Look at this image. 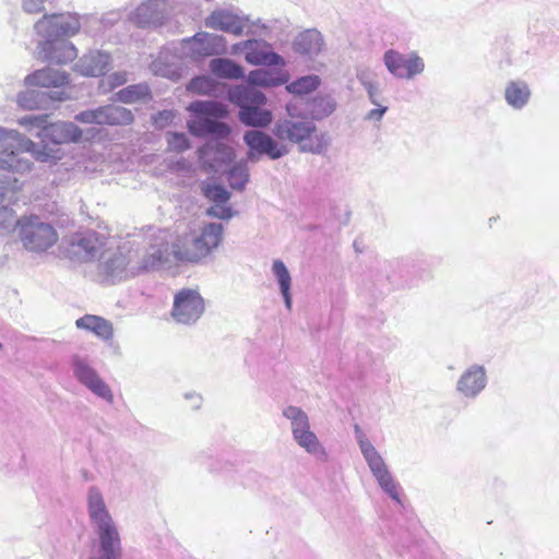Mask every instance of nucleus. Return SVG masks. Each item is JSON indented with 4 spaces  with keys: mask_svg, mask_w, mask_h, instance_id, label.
Instances as JSON below:
<instances>
[{
    "mask_svg": "<svg viewBox=\"0 0 559 559\" xmlns=\"http://www.w3.org/2000/svg\"><path fill=\"white\" fill-rule=\"evenodd\" d=\"M46 122L47 115L28 116L20 120L21 124L40 128L37 136L45 143L41 148H37L36 143L17 131H5L0 128L1 153L11 157L19 152H29L36 160L41 163L55 164L60 160L64 153L59 145L79 142L82 130L72 122L59 121L50 124Z\"/></svg>",
    "mask_w": 559,
    "mask_h": 559,
    "instance_id": "nucleus-1",
    "label": "nucleus"
},
{
    "mask_svg": "<svg viewBox=\"0 0 559 559\" xmlns=\"http://www.w3.org/2000/svg\"><path fill=\"white\" fill-rule=\"evenodd\" d=\"M223 231L222 224H205L199 235L178 237L171 246V253L179 262L200 263L222 243Z\"/></svg>",
    "mask_w": 559,
    "mask_h": 559,
    "instance_id": "nucleus-2",
    "label": "nucleus"
},
{
    "mask_svg": "<svg viewBox=\"0 0 559 559\" xmlns=\"http://www.w3.org/2000/svg\"><path fill=\"white\" fill-rule=\"evenodd\" d=\"M187 109L195 115L187 124L191 134L215 135L217 139H226L230 134L228 124L214 120L228 115L226 105L214 100H195L189 104Z\"/></svg>",
    "mask_w": 559,
    "mask_h": 559,
    "instance_id": "nucleus-3",
    "label": "nucleus"
},
{
    "mask_svg": "<svg viewBox=\"0 0 559 559\" xmlns=\"http://www.w3.org/2000/svg\"><path fill=\"white\" fill-rule=\"evenodd\" d=\"M229 100L239 107V120L248 127L265 128L273 120L271 110L262 108L265 95L252 86H235L228 93Z\"/></svg>",
    "mask_w": 559,
    "mask_h": 559,
    "instance_id": "nucleus-4",
    "label": "nucleus"
},
{
    "mask_svg": "<svg viewBox=\"0 0 559 559\" xmlns=\"http://www.w3.org/2000/svg\"><path fill=\"white\" fill-rule=\"evenodd\" d=\"M274 134L281 141H289L299 145L300 150L321 153L326 145L324 136L318 132L309 120H283L276 123Z\"/></svg>",
    "mask_w": 559,
    "mask_h": 559,
    "instance_id": "nucleus-5",
    "label": "nucleus"
},
{
    "mask_svg": "<svg viewBox=\"0 0 559 559\" xmlns=\"http://www.w3.org/2000/svg\"><path fill=\"white\" fill-rule=\"evenodd\" d=\"M19 235L23 247L31 252H45L59 239L52 225L37 216H24L17 221Z\"/></svg>",
    "mask_w": 559,
    "mask_h": 559,
    "instance_id": "nucleus-6",
    "label": "nucleus"
},
{
    "mask_svg": "<svg viewBox=\"0 0 559 559\" xmlns=\"http://www.w3.org/2000/svg\"><path fill=\"white\" fill-rule=\"evenodd\" d=\"M36 33L49 40H59L79 33L80 16L76 13L62 12L44 14L34 25Z\"/></svg>",
    "mask_w": 559,
    "mask_h": 559,
    "instance_id": "nucleus-7",
    "label": "nucleus"
},
{
    "mask_svg": "<svg viewBox=\"0 0 559 559\" xmlns=\"http://www.w3.org/2000/svg\"><path fill=\"white\" fill-rule=\"evenodd\" d=\"M204 312V300L198 290L182 288L174 297L171 317L178 323L191 324Z\"/></svg>",
    "mask_w": 559,
    "mask_h": 559,
    "instance_id": "nucleus-8",
    "label": "nucleus"
},
{
    "mask_svg": "<svg viewBox=\"0 0 559 559\" xmlns=\"http://www.w3.org/2000/svg\"><path fill=\"white\" fill-rule=\"evenodd\" d=\"M384 63L392 74L402 79H411L424 70V61L418 56H404L392 49L384 53Z\"/></svg>",
    "mask_w": 559,
    "mask_h": 559,
    "instance_id": "nucleus-9",
    "label": "nucleus"
},
{
    "mask_svg": "<svg viewBox=\"0 0 559 559\" xmlns=\"http://www.w3.org/2000/svg\"><path fill=\"white\" fill-rule=\"evenodd\" d=\"M111 55L103 50H90L84 53L74 67V70L82 76H104L111 69Z\"/></svg>",
    "mask_w": 559,
    "mask_h": 559,
    "instance_id": "nucleus-10",
    "label": "nucleus"
},
{
    "mask_svg": "<svg viewBox=\"0 0 559 559\" xmlns=\"http://www.w3.org/2000/svg\"><path fill=\"white\" fill-rule=\"evenodd\" d=\"M242 45L245 50V59L249 64L281 67L285 64L284 59L278 53L274 52L271 45L265 41L249 39L242 41Z\"/></svg>",
    "mask_w": 559,
    "mask_h": 559,
    "instance_id": "nucleus-11",
    "label": "nucleus"
},
{
    "mask_svg": "<svg viewBox=\"0 0 559 559\" xmlns=\"http://www.w3.org/2000/svg\"><path fill=\"white\" fill-rule=\"evenodd\" d=\"M135 258H138L136 250L119 249L104 264V273L119 280L138 276V273H132V269L136 265Z\"/></svg>",
    "mask_w": 559,
    "mask_h": 559,
    "instance_id": "nucleus-12",
    "label": "nucleus"
},
{
    "mask_svg": "<svg viewBox=\"0 0 559 559\" xmlns=\"http://www.w3.org/2000/svg\"><path fill=\"white\" fill-rule=\"evenodd\" d=\"M78 51L73 44L67 40L45 39L38 46V57L43 61L66 64L76 58Z\"/></svg>",
    "mask_w": 559,
    "mask_h": 559,
    "instance_id": "nucleus-13",
    "label": "nucleus"
},
{
    "mask_svg": "<svg viewBox=\"0 0 559 559\" xmlns=\"http://www.w3.org/2000/svg\"><path fill=\"white\" fill-rule=\"evenodd\" d=\"M243 140L250 148V156L257 153L276 159L287 153L285 146L278 145L270 135L262 131H248L245 133Z\"/></svg>",
    "mask_w": 559,
    "mask_h": 559,
    "instance_id": "nucleus-14",
    "label": "nucleus"
},
{
    "mask_svg": "<svg viewBox=\"0 0 559 559\" xmlns=\"http://www.w3.org/2000/svg\"><path fill=\"white\" fill-rule=\"evenodd\" d=\"M188 44L190 53L194 58L221 55L226 50V40L223 36L205 32L195 34Z\"/></svg>",
    "mask_w": 559,
    "mask_h": 559,
    "instance_id": "nucleus-15",
    "label": "nucleus"
},
{
    "mask_svg": "<svg viewBox=\"0 0 559 559\" xmlns=\"http://www.w3.org/2000/svg\"><path fill=\"white\" fill-rule=\"evenodd\" d=\"M199 157L203 168L210 170L230 162L234 158V151L227 144L210 141L199 148Z\"/></svg>",
    "mask_w": 559,
    "mask_h": 559,
    "instance_id": "nucleus-16",
    "label": "nucleus"
},
{
    "mask_svg": "<svg viewBox=\"0 0 559 559\" xmlns=\"http://www.w3.org/2000/svg\"><path fill=\"white\" fill-rule=\"evenodd\" d=\"M100 559H119L121 557V540L115 523L97 526Z\"/></svg>",
    "mask_w": 559,
    "mask_h": 559,
    "instance_id": "nucleus-17",
    "label": "nucleus"
},
{
    "mask_svg": "<svg viewBox=\"0 0 559 559\" xmlns=\"http://www.w3.org/2000/svg\"><path fill=\"white\" fill-rule=\"evenodd\" d=\"M70 82L69 74L66 71L55 70L52 68H44L36 70L25 78L27 86L32 87H63Z\"/></svg>",
    "mask_w": 559,
    "mask_h": 559,
    "instance_id": "nucleus-18",
    "label": "nucleus"
},
{
    "mask_svg": "<svg viewBox=\"0 0 559 559\" xmlns=\"http://www.w3.org/2000/svg\"><path fill=\"white\" fill-rule=\"evenodd\" d=\"M166 0H147L135 9L132 20L138 26L160 24L166 15Z\"/></svg>",
    "mask_w": 559,
    "mask_h": 559,
    "instance_id": "nucleus-19",
    "label": "nucleus"
},
{
    "mask_svg": "<svg viewBox=\"0 0 559 559\" xmlns=\"http://www.w3.org/2000/svg\"><path fill=\"white\" fill-rule=\"evenodd\" d=\"M205 25L213 29L223 31L235 36H240L245 23L240 16L226 10H216L205 20Z\"/></svg>",
    "mask_w": 559,
    "mask_h": 559,
    "instance_id": "nucleus-20",
    "label": "nucleus"
},
{
    "mask_svg": "<svg viewBox=\"0 0 559 559\" xmlns=\"http://www.w3.org/2000/svg\"><path fill=\"white\" fill-rule=\"evenodd\" d=\"M76 378L92 392L106 401H112L109 386L98 377L96 371L83 362H76L74 368Z\"/></svg>",
    "mask_w": 559,
    "mask_h": 559,
    "instance_id": "nucleus-21",
    "label": "nucleus"
},
{
    "mask_svg": "<svg viewBox=\"0 0 559 559\" xmlns=\"http://www.w3.org/2000/svg\"><path fill=\"white\" fill-rule=\"evenodd\" d=\"M78 329L86 330L94 333L104 341H109L114 335V328L110 321L103 317L94 314H85L75 321Z\"/></svg>",
    "mask_w": 559,
    "mask_h": 559,
    "instance_id": "nucleus-22",
    "label": "nucleus"
},
{
    "mask_svg": "<svg viewBox=\"0 0 559 559\" xmlns=\"http://www.w3.org/2000/svg\"><path fill=\"white\" fill-rule=\"evenodd\" d=\"M289 80V75L287 72L283 70H269V69H258L253 70L248 75L249 86H278L287 83Z\"/></svg>",
    "mask_w": 559,
    "mask_h": 559,
    "instance_id": "nucleus-23",
    "label": "nucleus"
},
{
    "mask_svg": "<svg viewBox=\"0 0 559 559\" xmlns=\"http://www.w3.org/2000/svg\"><path fill=\"white\" fill-rule=\"evenodd\" d=\"M323 48V38L318 31L307 29L298 35L294 43L296 52L313 57L321 52Z\"/></svg>",
    "mask_w": 559,
    "mask_h": 559,
    "instance_id": "nucleus-24",
    "label": "nucleus"
},
{
    "mask_svg": "<svg viewBox=\"0 0 559 559\" xmlns=\"http://www.w3.org/2000/svg\"><path fill=\"white\" fill-rule=\"evenodd\" d=\"M486 383L485 371L481 367H473L462 374L457 383V390L466 396L479 393Z\"/></svg>",
    "mask_w": 559,
    "mask_h": 559,
    "instance_id": "nucleus-25",
    "label": "nucleus"
},
{
    "mask_svg": "<svg viewBox=\"0 0 559 559\" xmlns=\"http://www.w3.org/2000/svg\"><path fill=\"white\" fill-rule=\"evenodd\" d=\"M88 514L92 522L97 526L104 523H112V519L106 508L102 493L96 488H91L87 498Z\"/></svg>",
    "mask_w": 559,
    "mask_h": 559,
    "instance_id": "nucleus-26",
    "label": "nucleus"
},
{
    "mask_svg": "<svg viewBox=\"0 0 559 559\" xmlns=\"http://www.w3.org/2000/svg\"><path fill=\"white\" fill-rule=\"evenodd\" d=\"M99 114L102 116L100 124L128 126L131 124L134 120L131 110L115 105L102 106Z\"/></svg>",
    "mask_w": 559,
    "mask_h": 559,
    "instance_id": "nucleus-27",
    "label": "nucleus"
},
{
    "mask_svg": "<svg viewBox=\"0 0 559 559\" xmlns=\"http://www.w3.org/2000/svg\"><path fill=\"white\" fill-rule=\"evenodd\" d=\"M70 253L83 260L94 257L97 250V238L94 234L76 235L70 242Z\"/></svg>",
    "mask_w": 559,
    "mask_h": 559,
    "instance_id": "nucleus-28",
    "label": "nucleus"
},
{
    "mask_svg": "<svg viewBox=\"0 0 559 559\" xmlns=\"http://www.w3.org/2000/svg\"><path fill=\"white\" fill-rule=\"evenodd\" d=\"M211 71L224 79H241L243 78V69L241 66L230 59L216 58L210 62Z\"/></svg>",
    "mask_w": 559,
    "mask_h": 559,
    "instance_id": "nucleus-29",
    "label": "nucleus"
},
{
    "mask_svg": "<svg viewBox=\"0 0 559 559\" xmlns=\"http://www.w3.org/2000/svg\"><path fill=\"white\" fill-rule=\"evenodd\" d=\"M531 92L526 83L512 81L506 87V100L514 108H522L530 98Z\"/></svg>",
    "mask_w": 559,
    "mask_h": 559,
    "instance_id": "nucleus-30",
    "label": "nucleus"
},
{
    "mask_svg": "<svg viewBox=\"0 0 559 559\" xmlns=\"http://www.w3.org/2000/svg\"><path fill=\"white\" fill-rule=\"evenodd\" d=\"M164 253L159 248H153L150 252L142 255L138 252V258H135L136 265L132 269V273L140 275L155 270L164 262Z\"/></svg>",
    "mask_w": 559,
    "mask_h": 559,
    "instance_id": "nucleus-31",
    "label": "nucleus"
},
{
    "mask_svg": "<svg viewBox=\"0 0 559 559\" xmlns=\"http://www.w3.org/2000/svg\"><path fill=\"white\" fill-rule=\"evenodd\" d=\"M150 96V88L146 84H132L116 94L117 99L126 104L136 103Z\"/></svg>",
    "mask_w": 559,
    "mask_h": 559,
    "instance_id": "nucleus-32",
    "label": "nucleus"
},
{
    "mask_svg": "<svg viewBox=\"0 0 559 559\" xmlns=\"http://www.w3.org/2000/svg\"><path fill=\"white\" fill-rule=\"evenodd\" d=\"M373 475L377 477L380 486L395 500H399L397 487L388 472L383 462L371 467Z\"/></svg>",
    "mask_w": 559,
    "mask_h": 559,
    "instance_id": "nucleus-33",
    "label": "nucleus"
},
{
    "mask_svg": "<svg viewBox=\"0 0 559 559\" xmlns=\"http://www.w3.org/2000/svg\"><path fill=\"white\" fill-rule=\"evenodd\" d=\"M273 272L278 280L281 292L285 299V304H286L287 308L289 309L292 307V298H290V294H289L290 282H292L290 275H289L285 264L281 260L274 261Z\"/></svg>",
    "mask_w": 559,
    "mask_h": 559,
    "instance_id": "nucleus-34",
    "label": "nucleus"
},
{
    "mask_svg": "<svg viewBox=\"0 0 559 559\" xmlns=\"http://www.w3.org/2000/svg\"><path fill=\"white\" fill-rule=\"evenodd\" d=\"M335 103L330 97H316L308 104V112L312 119H322L331 115Z\"/></svg>",
    "mask_w": 559,
    "mask_h": 559,
    "instance_id": "nucleus-35",
    "label": "nucleus"
},
{
    "mask_svg": "<svg viewBox=\"0 0 559 559\" xmlns=\"http://www.w3.org/2000/svg\"><path fill=\"white\" fill-rule=\"evenodd\" d=\"M321 81L318 75H307L297 79L286 86V90L296 95H305L317 90Z\"/></svg>",
    "mask_w": 559,
    "mask_h": 559,
    "instance_id": "nucleus-36",
    "label": "nucleus"
},
{
    "mask_svg": "<svg viewBox=\"0 0 559 559\" xmlns=\"http://www.w3.org/2000/svg\"><path fill=\"white\" fill-rule=\"evenodd\" d=\"M284 416L292 420L294 436L310 429L308 417L300 408L288 406L284 411Z\"/></svg>",
    "mask_w": 559,
    "mask_h": 559,
    "instance_id": "nucleus-37",
    "label": "nucleus"
},
{
    "mask_svg": "<svg viewBox=\"0 0 559 559\" xmlns=\"http://www.w3.org/2000/svg\"><path fill=\"white\" fill-rule=\"evenodd\" d=\"M215 87L216 83L212 78L201 75L192 79L188 83L187 91L198 95H210L215 91Z\"/></svg>",
    "mask_w": 559,
    "mask_h": 559,
    "instance_id": "nucleus-38",
    "label": "nucleus"
},
{
    "mask_svg": "<svg viewBox=\"0 0 559 559\" xmlns=\"http://www.w3.org/2000/svg\"><path fill=\"white\" fill-rule=\"evenodd\" d=\"M355 431L357 435V439L359 442V447L364 456L366 457L370 468L377 464H380L382 461L381 456L378 454L373 445L362 436L361 430L358 426L355 427Z\"/></svg>",
    "mask_w": 559,
    "mask_h": 559,
    "instance_id": "nucleus-39",
    "label": "nucleus"
},
{
    "mask_svg": "<svg viewBox=\"0 0 559 559\" xmlns=\"http://www.w3.org/2000/svg\"><path fill=\"white\" fill-rule=\"evenodd\" d=\"M248 170L245 165H237L233 167L228 174V183L233 189L241 190L248 181Z\"/></svg>",
    "mask_w": 559,
    "mask_h": 559,
    "instance_id": "nucleus-40",
    "label": "nucleus"
},
{
    "mask_svg": "<svg viewBox=\"0 0 559 559\" xmlns=\"http://www.w3.org/2000/svg\"><path fill=\"white\" fill-rule=\"evenodd\" d=\"M298 444L305 448L308 452L318 453L321 451V445L319 443L316 435L310 431V429L300 432L299 435L294 436Z\"/></svg>",
    "mask_w": 559,
    "mask_h": 559,
    "instance_id": "nucleus-41",
    "label": "nucleus"
},
{
    "mask_svg": "<svg viewBox=\"0 0 559 559\" xmlns=\"http://www.w3.org/2000/svg\"><path fill=\"white\" fill-rule=\"evenodd\" d=\"M204 195L214 203H227L230 198L229 192L222 186L207 185L203 188Z\"/></svg>",
    "mask_w": 559,
    "mask_h": 559,
    "instance_id": "nucleus-42",
    "label": "nucleus"
},
{
    "mask_svg": "<svg viewBox=\"0 0 559 559\" xmlns=\"http://www.w3.org/2000/svg\"><path fill=\"white\" fill-rule=\"evenodd\" d=\"M358 79L365 85L371 102L374 105H378V102H377L378 90L374 84L373 73L370 71H361L360 73H358Z\"/></svg>",
    "mask_w": 559,
    "mask_h": 559,
    "instance_id": "nucleus-43",
    "label": "nucleus"
},
{
    "mask_svg": "<svg viewBox=\"0 0 559 559\" xmlns=\"http://www.w3.org/2000/svg\"><path fill=\"white\" fill-rule=\"evenodd\" d=\"M168 148L175 152H183L190 147L188 138L183 133H171L167 140Z\"/></svg>",
    "mask_w": 559,
    "mask_h": 559,
    "instance_id": "nucleus-44",
    "label": "nucleus"
},
{
    "mask_svg": "<svg viewBox=\"0 0 559 559\" xmlns=\"http://www.w3.org/2000/svg\"><path fill=\"white\" fill-rule=\"evenodd\" d=\"M127 81V72H115L111 75H109L105 81H102L99 87H104L105 91H110L123 85Z\"/></svg>",
    "mask_w": 559,
    "mask_h": 559,
    "instance_id": "nucleus-45",
    "label": "nucleus"
},
{
    "mask_svg": "<svg viewBox=\"0 0 559 559\" xmlns=\"http://www.w3.org/2000/svg\"><path fill=\"white\" fill-rule=\"evenodd\" d=\"M226 203H215V205L211 206L207 210V215L217 217L221 219H228L233 216V211L229 206L225 205Z\"/></svg>",
    "mask_w": 559,
    "mask_h": 559,
    "instance_id": "nucleus-46",
    "label": "nucleus"
},
{
    "mask_svg": "<svg viewBox=\"0 0 559 559\" xmlns=\"http://www.w3.org/2000/svg\"><path fill=\"white\" fill-rule=\"evenodd\" d=\"M100 107L93 110H85L80 112L75 119L83 123H96L100 124Z\"/></svg>",
    "mask_w": 559,
    "mask_h": 559,
    "instance_id": "nucleus-47",
    "label": "nucleus"
},
{
    "mask_svg": "<svg viewBox=\"0 0 559 559\" xmlns=\"http://www.w3.org/2000/svg\"><path fill=\"white\" fill-rule=\"evenodd\" d=\"M47 0H23V9L31 14L40 13L45 9Z\"/></svg>",
    "mask_w": 559,
    "mask_h": 559,
    "instance_id": "nucleus-48",
    "label": "nucleus"
},
{
    "mask_svg": "<svg viewBox=\"0 0 559 559\" xmlns=\"http://www.w3.org/2000/svg\"><path fill=\"white\" fill-rule=\"evenodd\" d=\"M175 118V112L173 110H163L159 111L156 117L154 118L155 124L163 128L168 122H170Z\"/></svg>",
    "mask_w": 559,
    "mask_h": 559,
    "instance_id": "nucleus-49",
    "label": "nucleus"
},
{
    "mask_svg": "<svg viewBox=\"0 0 559 559\" xmlns=\"http://www.w3.org/2000/svg\"><path fill=\"white\" fill-rule=\"evenodd\" d=\"M19 105L25 109H34L35 108V100H34V93L26 92L22 93L17 97Z\"/></svg>",
    "mask_w": 559,
    "mask_h": 559,
    "instance_id": "nucleus-50",
    "label": "nucleus"
},
{
    "mask_svg": "<svg viewBox=\"0 0 559 559\" xmlns=\"http://www.w3.org/2000/svg\"><path fill=\"white\" fill-rule=\"evenodd\" d=\"M378 108L370 110L367 114V119L373 120V121H380L384 112L388 110V107L377 105Z\"/></svg>",
    "mask_w": 559,
    "mask_h": 559,
    "instance_id": "nucleus-51",
    "label": "nucleus"
},
{
    "mask_svg": "<svg viewBox=\"0 0 559 559\" xmlns=\"http://www.w3.org/2000/svg\"><path fill=\"white\" fill-rule=\"evenodd\" d=\"M239 51H245L242 43H238L233 46V53H238Z\"/></svg>",
    "mask_w": 559,
    "mask_h": 559,
    "instance_id": "nucleus-52",
    "label": "nucleus"
},
{
    "mask_svg": "<svg viewBox=\"0 0 559 559\" xmlns=\"http://www.w3.org/2000/svg\"><path fill=\"white\" fill-rule=\"evenodd\" d=\"M66 98V95L64 93H60V96L57 98L58 100H63Z\"/></svg>",
    "mask_w": 559,
    "mask_h": 559,
    "instance_id": "nucleus-53",
    "label": "nucleus"
},
{
    "mask_svg": "<svg viewBox=\"0 0 559 559\" xmlns=\"http://www.w3.org/2000/svg\"><path fill=\"white\" fill-rule=\"evenodd\" d=\"M153 67H154V71H155L156 73H157V72H159V69H158V67H157V63H156V62H154V63H153Z\"/></svg>",
    "mask_w": 559,
    "mask_h": 559,
    "instance_id": "nucleus-54",
    "label": "nucleus"
},
{
    "mask_svg": "<svg viewBox=\"0 0 559 559\" xmlns=\"http://www.w3.org/2000/svg\"><path fill=\"white\" fill-rule=\"evenodd\" d=\"M2 347V345L0 344V348Z\"/></svg>",
    "mask_w": 559,
    "mask_h": 559,
    "instance_id": "nucleus-55",
    "label": "nucleus"
}]
</instances>
